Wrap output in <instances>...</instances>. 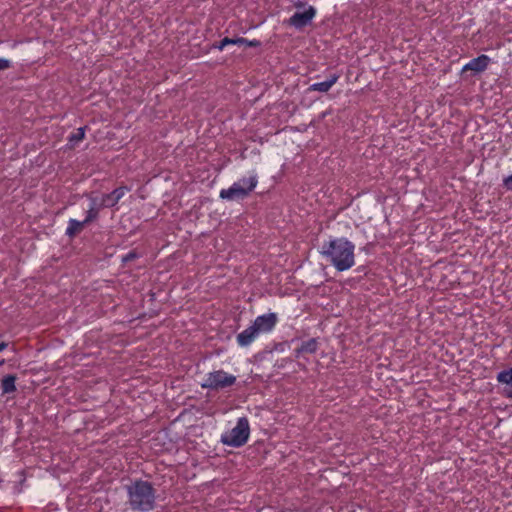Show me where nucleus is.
Wrapping results in <instances>:
<instances>
[{
	"label": "nucleus",
	"instance_id": "17",
	"mask_svg": "<svg viewBox=\"0 0 512 512\" xmlns=\"http://www.w3.org/2000/svg\"><path fill=\"white\" fill-rule=\"evenodd\" d=\"M87 126L79 127L76 132L68 136V142L74 146L85 138V131Z\"/></svg>",
	"mask_w": 512,
	"mask_h": 512
},
{
	"label": "nucleus",
	"instance_id": "15",
	"mask_svg": "<svg viewBox=\"0 0 512 512\" xmlns=\"http://www.w3.org/2000/svg\"><path fill=\"white\" fill-rule=\"evenodd\" d=\"M235 183H240L241 187L244 190H247V193L250 195V193L257 187L258 175L255 171H252L249 177H243Z\"/></svg>",
	"mask_w": 512,
	"mask_h": 512
},
{
	"label": "nucleus",
	"instance_id": "11",
	"mask_svg": "<svg viewBox=\"0 0 512 512\" xmlns=\"http://www.w3.org/2000/svg\"><path fill=\"white\" fill-rule=\"evenodd\" d=\"M260 334L255 329V327L251 324L249 327H247L245 330L240 332L237 337L236 341L237 344L240 347H247L249 346Z\"/></svg>",
	"mask_w": 512,
	"mask_h": 512
},
{
	"label": "nucleus",
	"instance_id": "13",
	"mask_svg": "<svg viewBox=\"0 0 512 512\" xmlns=\"http://www.w3.org/2000/svg\"><path fill=\"white\" fill-rule=\"evenodd\" d=\"M497 381L501 384H504V394L512 398V368L508 370H503L498 373Z\"/></svg>",
	"mask_w": 512,
	"mask_h": 512
},
{
	"label": "nucleus",
	"instance_id": "21",
	"mask_svg": "<svg viewBox=\"0 0 512 512\" xmlns=\"http://www.w3.org/2000/svg\"><path fill=\"white\" fill-rule=\"evenodd\" d=\"M140 257H142L141 253L137 252L136 250H131L121 257V262L123 265H126L133 260L139 259Z\"/></svg>",
	"mask_w": 512,
	"mask_h": 512
},
{
	"label": "nucleus",
	"instance_id": "1",
	"mask_svg": "<svg viewBox=\"0 0 512 512\" xmlns=\"http://www.w3.org/2000/svg\"><path fill=\"white\" fill-rule=\"evenodd\" d=\"M355 244L345 237H329L323 241L321 256L338 272L347 271L355 265Z\"/></svg>",
	"mask_w": 512,
	"mask_h": 512
},
{
	"label": "nucleus",
	"instance_id": "16",
	"mask_svg": "<svg viewBox=\"0 0 512 512\" xmlns=\"http://www.w3.org/2000/svg\"><path fill=\"white\" fill-rule=\"evenodd\" d=\"M16 379L17 377L14 374H8L2 378L1 389L3 394H11L17 390Z\"/></svg>",
	"mask_w": 512,
	"mask_h": 512
},
{
	"label": "nucleus",
	"instance_id": "2",
	"mask_svg": "<svg viewBox=\"0 0 512 512\" xmlns=\"http://www.w3.org/2000/svg\"><path fill=\"white\" fill-rule=\"evenodd\" d=\"M155 489L144 480H135L127 486L128 502L132 510L149 512L155 508Z\"/></svg>",
	"mask_w": 512,
	"mask_h": 512
},
{
	"label": "nucleus",
	"instance_id": "7",
	"mask_svg": "<svg viewBox=\"0 0 512 512\" xmlns=\"http://www.w3.org/2000/svg\"><path fill=\"white\" fill-rule=\"evenodd\" d=\"M228 45H233V46L245 45L248 47L256 48V47H260L262 45V43L260 40H257V39L249 40V39H246L243 37H236V38L225 37L221 41L213 43L211 48L222 51Z\"/></svg>",
	"mask_w": 512,
	"mask_h": 512
},
{
	"label": "nucleus",
	"instance_id": "5",
	"mask_svg": "<svg viewBox=\"0 0 512 512\" xmlns=\"http://www.w3.org/2000/svg\"><path fill=\"white\" fill-rule=\"evenodd\" d=\"M316 16V9L313 6H308V8L303 12H295L286 23L294 27L297 30H301L304 27L308 26L314 17Z\"/></svg>",
	"mask_w": 512,
	"mask_h": 512
},
{
	"label": "nucleus",
	"instance_id": "18",
	"mask_svg": "<svg viewBox=\"0 0 512 512\" xmlns=\"http://www.w3.org/2000/svg\"><path fill=\"white\" fill-rule=\"evenodd\" d=\"M130 191V188L128 186H119L117 188H115L113 191L110 192L111 196L113 197V199L116 201V203L118 204V202L126 195V193H128Z\"/></svg>",
	"mask_w": 512,
	"mask_h": 512
},
{
	"label": "nucleus",
	"instance_id": "22",
	"mask_svg": "<svg viewBox=\"0 0 512 512\" xmlns=\"http://www.w3.org/2000/svg\"><path fill=\"white\" fill-rule=\"evenodd\" d=\"M502 185L507 191H512V174L503 178Z\"/></svg>",
	"mask_w": 512,
	"mask_h": 512
},
{
	"label": "nucleus",
	"instance_id": "27",
	"mask_svg": "<svg viewBox=\"0 0 512 512\" xmlns=\"http://www.w3.org/2000/svg\"><path fill=\"white\" fill-rule=\"evenodd\" d=\"M356 271L359 273H366V266L361 265L356 269Z\"/></svg>",
	"mask_w": 512,
	"mask_h": 512
},
{
	"label": "nucleus",
	"instance_id": "20",
	"mask_svg": "<svg viewBox=\"0 0 512 512\" xmlns=\"http://www.w3.org/2000/svg\"><path fill=\"white\" fill-rule=\"evenodd\" d=\"M330 89L331 87L328 85V82H326V80L321 82H315L308 87L309 91H318L323 93L328 92Z\"/></svg>",
	"mask_w": 512,
	"mask_h": 512
},
{
	"label": "nucleus",
	"instance_id": "10",
	"mask_svg": "<svg viewBox=\"0 0 512 512\" xmlns=\"http://www.w3.org/2000/svg\"><path fill=\"white\" fill-rule=\"evenodd\" d=\"M248 196L247 190H244L240 183L235 182L229 188L222 189L219 193V197L227 201H240L246 199Z\"/></svg>",
	"mask_w": 512,
	"mask_h": 512
},
{
	"label": "nucleus",
	"instance_id": "8",
	"mask_svg": "<svg viewBox=\"0 0 512 512\" xmlns=\"http://www.w3.org/2000/svg\"><path fill=\"white\" fill-rule=\"evenodd\" d=\"M490 63H491V58L488 55L481 54V55L471 59L468 63H466L462 67L461 73L471 71V72H473L474 75L480 74L488 68Z\"/></svg>",
	"mask_w": 512,
	"mask_h": 512
},
{
	"label": "nucleus",
	"instance_id": "19",
	"mask_svg": "<svg viewBox=\"0 0 512 512\" xmlns=\"http://www.w3.org/2000/svg\"><path fill=\"white\" fill-rule=\"evenodd\" d=\"M99 199L103 208H113L117 205L110 193L99 194Z\"/></svg>",
	"mask_w": 512,
	"mask_h": 512
},
{
	"label": "nucleus",
	"instance_id": "3",
	"mask_svg": "<svg viewBox=\"0 0 512 512\" xmlns=\"http://www.w3.org/2000/svg\"><path fill=\"white\" fill-rule=\"evenodd\" d=\"M250 435V426L247 417L238 418L235 427L221 435V443L233 448L244 446Z\"/></svg>",
	"mask_w": 512,
	"mask_h": 512
},
{
	"label": "nucleus",
	"instance_id": "24",
	"mask_svg": "<svg viewBox=\"0 0 512 512\" xmlns=\"http://www.w3.org/2000/svg\"><path fill=\"white\" fill-rule=\"evenodd\" d=\"M339 79V75L334 73V74H331L327 79H326V82H328V85L330 87H332Z\"/></svg>",
	"mask_w": 512,
	"mask_h": 512
},
{
	"label": "nucleus",
	"instance_id": "25",
	"mask_svg": "<svg viewBox=\"0 0 512 512\" xmlns=\"http://www.w3.org/2000/svg\"><path fill=\"white\" fill-rule=\"evenodd\" d=\"M8 347V343L7 342H0V352L4 351L6 348ZM5 363V360L4 359H0V366L4 365Z\"/></svg>",
	"mask_w": 512,
	"mask_h": 512
},
{
	"label": "nucleus",
	"instance_id": "14",
	"mask_svg": "<svg viewBox=\"0 0 512 512\" xmlns=\"http://www.w3.org/2000/svg\"><path fill=\"white\" fill-rule=\"evenodd\" d=\"M89 222H86V219L84 218L83 221H79L77 219H69L67 228L65 230V235L69 238L75 237L80 231L88 225Z\"/></svg>",
	"mask_w": 512,
	"mask_h": 512
},
{
	"label": "nucleus",
	"instance_id": "12",
	"mask_svg": "<svg viewBox=\"0 0 512 512\" xmlns=\"http://www.w3.org/2000/svg\"><path fill=\"white\" fill-rule=\"evenodd\" d=\"M319 348V341L317 338H310L303 341L301 345L294 350V355L299 358L302 354H314Z\"/></svg>",
	"mask_w": 512,
	"mask_h": 512
},
{
	"label": "nucleus",
	"instance_id": "4",
	"mask_svg": "<svg viewBox=\"0 0 512 512\" xmlns=\"http://www.w3.org/2000/svg\"><path fill=\"white\" fill-rule=\"evenodd\" d=\"M236 380V376L219 369L207 373L200 386L203 389L219 391L233 386L236 383Z\"/></svg>",
	"mask_w": 512,
	"mask_h": 512
},
{
	"label": "nucleus",
	"instance_id": "26",
	"mask_svg": "<svg viewBox=\"0 0 512 512\" xmlns=\"http://www.w3.org/2000/svg\"><path fill=\"white\" fill-rule=\"evenodd\" d=\"M294 6H295L296 8H303V7L305 6V3H304V2H302V1H300V0H298V1L294 4Z\"/></svg>",
	"mask_w": 512,
	"mask_h": 512
},
{
	"label": "nucleus",
	"instance_id": "23",
	"mask_svg": "<svg viewBox=\"0 0 512 512\" xmlns=\"http://www.w3.org/2000/svg\"><path fill=\"white\" fill-rule=\"evenodd\" d=\"M11 67V61L5 58H0V71L6 70Z\"/></svg>",
	"mask_w": 512,
	"mask_h": 512
},
{
	"label": "nucleus",
	"instance_id": "6",
	"mask_svg": "<svg viewBox=\"0 0 512 512\" xmlns=\"http://www.w3.org/2000/svg\"><path fill=\"white\" fill-rule=\"evenodd\" d=\"M278 322V316L274 312L259 315L252 322V325L259 334L270 333Z\"/></svg>",
	"mask_w": 512,
	"mask_h": 512
},
{
	"label": "nucleus",
	"instance_id": "9",
	"mask_svg": "<svg viewBox=\"0 0 512 512\" xmlns=\"http://www.w3.org/2000/svg\"><path fill=\"white\" fill-rule=\"evenodd\" d=\"M84 196L89 201V208L86 211V222H93L98 219L99 212L104 209L99 199V194L96 192L85 193Z\"/></svg>",
	"mask_w": 512,
	"mask_h": 512
}]
</instances>
